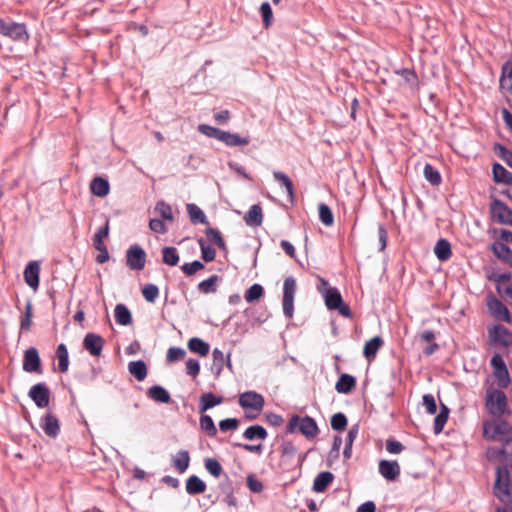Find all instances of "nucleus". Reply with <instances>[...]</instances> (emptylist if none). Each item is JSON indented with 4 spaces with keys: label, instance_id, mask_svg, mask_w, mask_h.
Here are the masks:
<instances>
[{
    "label": "nucleus",
    "instance_id": "e2e57ef3",
    "mask_svg": "<svg viewBox=\"0 0 512 512\" xmlns=\"http://www.w3.org/2000/svg\"><path fill=\"white\" fill-rule=\"evenodd\" d=\"M260 10L262 13L264 25L266 28H268L269 25L271 24V20H272V10H271L269 3H267V2L262 3L260 6Z\"/></svg>",
    "mask_w": 512,
    "mask_h": 512
},
{
    "label": "nucleus",
    "instance_id": "4d7b16f0",
    "mask_svg": "<svg viewBox=\"0 0 512 512\" xmlns=\"http://www.w3.org/2000/svg\"><path fill=\"white\" fill-rule=\"evenodd\" d=\"M186 355V351L180 347H171L167 351L166 359L168 362H176L182 360Z\"/></svg>",
    "mask_w": 512,
    "mask_h": 512
},
{
    "label": "nucleus",
    "instance_id": "69168bd1",
    "mask_svg": "<svg viewBox=\"0 0 512 512\" xmlns=\"http://www.w3.org/2000/svg\"><path fill=\"white\" fill-rule=\"evenodd\" d=\"M403 449L404 446L394 439H388L386 441V450L391 454H399L403 451Z\"/></svg>",
    "mask_w": 512,
    "mask_h": 512
},
{
    "label": "nucleus",
    "instance_id": "aec40b11",
    "mask_svg": "<svg viewBox=\"0 0 512 512\" xmlns=\"http://www.w3.org/2000/svg\"><path fill=\"white\" fill-rule=\"evenodd\" d=\"M356 386V379L349 374H342L336 382L335 389L338 393L348 394Z\"/></svg>",
    "mask_w": 512,
    "mask_h": 512
},
{
    "label": "nucleus",
    "instance_id": "f704fd0d",
    "mask_svg": "<svg viewBox=\"0 0 512 512\" xmlns=\"http://www.w3.org/2000/svg\"><path fill=\"white\" fill-rule=\"evenodd\" d=\"M188 215L193 223L208 224L207 218L204 212L193 203L187 204L186 206Z\"/></svg>",
    "mask_w": 512,
    "mask_h": 512
},
{
    "label": "nucleus",
    "instance_id": "9b49d317",
    "mask_svg": "<svg viewBox=\"0 0 512 512\" xmlns=\"http://www.w3.org/2000/svg\"><path fill=\"white\" fill-rule=\"evenodd\" d=\"M23 370L28 373H42L41 359L36 348L31 347L25 351Z\"/></svg>",
    "mask_w": 512,
    "mask_h": 512
},
{
    "label": "nucleus",
    "instance_id": "774afa93",
    "mask_svg": "<svg viewBox=\"0 0 512 512\" xmlns=\"http://www.w3.org/2000/svg\"><path fill=\"white\" fill-rule=\"evenodd\" d=\"M498 293L506 298L512 299V285L511 283H499L496 285Z\"/></svg>",
    "mask_w": 512,
    "mask_h": 512
},
{
    "label": "nucleus",
    "instance_id": "4468645a",
    "mask_svg": "<svg viewBox=\"0 0 512 512\" xmlns=\"http://www.w3.org/2000/svg\"><path fill=\"white\" fill-rule=\"evenodd\" d=\"M490 339L504 346L512 345V332L503 325H495L488 329Z\"/></svg>",
    "mask_w": 512,
    "mask_h": 512
},
{
    "label": "nucleus",
    "instance_id": "f3484780",
    "mask_svg": "<svg viewBox=\"0 0 512 512\" xmlns=\"http://www.w3.org/2000/svg\"><path fill=\"white\" fill-rule=\"evenodd\" d=\"M41 428L47 436L55 438L60 430L59 420L56 416L47 413L41 418Z\"/></svg>",
    "mask_w": 512,
    "mask_h": 512
},
{
    "label": "nucleus",
    "instance_id": "c03bdc74",
    "mask_svg": "<svg viewBox=\"0 0 512 512\" xmlns=\"http://www.w3.org/2000/svg\"><path fill=\"white\" fill-rule=\"evenodd\" d=\"M200 427L210 437H214L217 434V428L209 415H202L200 417Z\"/></svg>",
    "mask_w": 512,
    "mask_h": 512
},
{
    "label": "nucleus",
    "instance_id": "39448f33",
    "mask_svg": "<svg viewBox=\"0 0 512 512\" xmlns=\"http://www.w3.org/2000/svg\"><path fill=\"white\" fill-rule=\"evenodd\" d=\"M485 405L489 413L501 417L507 411V398L503 391L490 386L486 389Z\"/></svg>",
    "mask_w": 512,
    "mask_h": 512
},
{
    "label": "nucleus",
    "instance_id": "338daca9",
    "mask_svg": "<svg viewBox=\"0 0 512 512\" xmlns=\"http://www.w3.org/2000/svg\"><path fill=\"white\" fill-rule=\"evenodd\" d=\"M149 228L159 234H164L167 232V228L164 224V222L160 219H151L149 222Z\"/></svg>",
    "mask_w": 512,
    "mask_h": 512
},
{
    "label": "nucleus",
    "instance_id": "393cba45",
    "mask_svg": "<svg viewBox=\"0 0 512 512\" xmlns=\"http://www.w3.org/2000/svg\"><path fill=\"white\" fill-rule=\"evenodd\" d=\"M489 453H495L502 460L512 463V435L508 437L499 449H491Z\"/></svg>",
    "mask_w": 512,
    "mask_h": 512
},
{
    "label": "nucleus",
    "instance_id": "0eeeda50",
    "mask_svg": "<svg viewBox=\"0 0 512 512\" xmlns=\"http://www.w3.org/2000/svg\"><path fill=\"white\" fill-rule=\"evenodd\" d=\"M297 289L296 280L287 277L283 284V312L286 317L292 318L294 313V297Z\"/></svg>",
    "mask_w": 512,
    "mask_h": 512
},
{
    "label": "nucleus",
    "instance_id": "49530a36",
    "mask_svg": "<svg viewBox=\"0 0 512 512\" xmlns=\"http://www.w3.org/2000/svg\"><path fill=\"white\" fill-rule=\"evenodd\" d=\"M448 413H449L448 408L445 405H442L441 412L436 416V418L434 420L435 433H440L443 430L444 425L446 424L447 419H448Z\"/></svg>",
    "mask_w": 512,
    "mask_h": 512
},
{
    "label": "nucleus",
    "instance_id": "ddd939ff",
    "mask_svg": "<svg viewBox=\"0 0 512 512\" xmlns=\"http://www.w3.org/2000/svg\"><path fill=\"white\" fill-rule=\"evenodd\" d=\"M487 306L493 316L507 323H511L512 317L510 312L500 300L495 297H490L487 301Z\"/></svg>",
    "mask_w": 512,
    "mask_h": 512
},
{
    "label": "nucleus",
    "instance_id": "1a4fd4ad",
    "mask_svg": "<svg viewBox=\"0 0 512 512\" xmlns=\"http://www.w3.org/2000/svg\"><path fill=\"white\" fill-rule=\"evenodd\" d=\"M490 210L494 221L501 224L512 225V210L502 201L494 200L491 203Z\"/></svg>",
    "mask_w": 512,
    "mask_h": 512
},
{
    "label": "nucleus",
    "instance_id": "58836bf2",
    "mask_svg": "<svg viewBox=\"0 0 512 512\" xmlns=\"http://www.w3.org/2000/svg\"><path fill=\"white\" fill-rule=\"evenodd\" d=\"M205 235L209 242L215 244L220 249L225 248L224 239H223L221 233L217 229L209 227L205 230Z\"/></svg>",
    "mask_w": 512,
    "mask_h": 512
},
{
    "label": "nucleus",
    "instance_id": "7c9ffc66",
    "mask_svg": "<svg viewBox=\"0 0 512 512\" xmlns=\"http://www.w3.org/2000/svg\"><path fill=\"white\" fill-rule=\"evenodd\" d=\"M128 370L138 381H143L147 376V366L142 360L130 362Z\"/></svg>",
    "mask_w": 512,
    "mask_h": 512
},
{
    "label": "nucleus",
    "instance_id": "6e6552de",
    "mask_svg": "<svg viewBox=\"0 0 512 512\" xmlns=\"http://www.w3.org/2000/svg\"><path fill=\"white\" fill-rule=\"evenodd\" d=\"M127 266L132 270H142L146 263V253L138 245H132L126 253Z\"/></svg>",
    "mask_w": 512,
    "mask_h": 512
},
{
    "label": "nucleus",
    "instance_id": "052dcab7",
    "mask_svg": "<svg viewBox=\"0 0 512 512\" xmlns=\"http://www.w3.org/2000/svg\"><path fill=\"white\" fill-rule=\"evenodd\" d=\"M423 405L429 414H435L437 411V405L435 398L432 394H425L423 396Z\"/></svg>",
    "mask_w": 512,
    "mask_h": 512
},
{
    "label": "nucleus",
    "instance_id": "cd10ccee",
    "mask_svg": "<svg viewBox=\"0 0 512 512\" xmlns=\"http://www.w3.org/2000/svg\"><path fill=\"white\" fill-rule=\"evenodd\" d=\"M115 320L119 325L127 326L132 323V315L124 304L116 305L114 309Z\"/></svg>",
    "mask_w": 512,
    "mask_h": 512
},
{
    "label": "nucleus",
    "instance_id": "f8f14e48",
    "mask_svg": "<svg viewBox=\"0 0 512 512\" xmlns=\"http://www.w3.org/2000/svg\"><path fill=\"white\" fill-rule=\"evenodd\" d=\"M104 343L103 337L95 333H88L83 339V347L94 357L101 355Z\"/></svg>",
    "mask_w": 512,
    "mask_h": 512
},
{
    "label": "nucleus",
    "instance_id": "b1692460",
    "mask_svg": "<svg viewBox=\"0 0 512 512\" xmlns=\"http://www.w3.org/2000/svg\"><path fill=\"white\" fill-rule=\"evenodd\" d=\"M333 479L334 475L329 471L319 473L314 480L313 490L318 493L324 492Z\"/></svg>",
    "mask_w": 512,
    "mask_h": 512
},
{
    "label": "nucleus",
    "instance_id": "f03ea898",
    "mask_svg": "<svg viewBox=\"0 0 512 512\" xmlns=\"http://www.w3.org/2000/svg\"><path fill=\"white\" fill-rule=\"evenodd\" d=\"M512 435L511 425L501 419H491L483 423V436L490 441L503 443Z\"/></svg>",
    "mask_w": 512,
    "mask_h": 512
},
{
    "label": "nucleus",
    "instance_id": "bf43d9fd",
    "mask_svg": "<svg viewBox=\"0 0 512 512\" xmlns=\"http://www.w3.org/2000/svg\"><path fill=\"white\" fill-rule=\"evenodd\" d=\"M212 355H213V368H215L217 370V372L219 373L223 368V365L225 362V355L218 348H215L213 350Z\"/></svg>",
    "mask_w": 512,
    "mask_h": 512
},
{
    "label": "nucleus",
    "instance_id": "603ef678",
    "mask_svg": "<svg viewBox=\"0 0 512 512\" xmlns=\"http://www.w3.org/2000/svg\"><path fill=\"white\" fill-rule=\"evenodd\" d=\"M205 468L215 478H219L223 471L221 464L213 458H208L205 460Z\"/></svg>",
    "mask_w": 512,
    "mask_h": 512
},
{
    "label": "nucleus",
    "instance_id": "c9c22d12",
    "mask_svg": "<svg viewBox=\"0 0 512 512\" xmlns=\"http://www.w3.org/2000/svg\"><path fill=\"white\" fill-rule=\"evenodd\" d=\"M219 140L224 142L228 146H243L248 144V140L238 136L237 134H231L229 132L222 131Z\"/></svg>",
    "mask_w": 512,
    "mask_h": 512
},
{
    "label": "nucleus",
    "instance_id": "ea45409f",
    "mask_svg": "<svg viewBox=\"0 0 512 512\" xmlns=\"http://www.w3.org/2000/svg\"><path fill=\"white\" fill-rule=\"evenodd\" d=\"M198 244L201 249L202 258L205 262H211L216 257V250L207 244L203 238L198 239Z\"/></svg>",
    "mask_w": 512,
    "mask_h": 512
},
{
    "label": "nucleus",
    "instance_id": "5701e85b",
    "mask_svg": "<svg viewBox=\"0 0 512 512\" xmlns=\"http://www.w3.org/2000/svg\"><path fill=\"white\" fill-rule=\"evenodd\" d=\"M147 396L159 403H169L171 401V397L169 392L163 388L162 386H152L147 391Z\"/></svg>",
    "mask_w": 512,
    "mask_h": 512
},
{
    "label": "nucleus",
    "instance_id": "7ed1b4c3",
    "mask_svg": "<svg viewBox=\"0 0 512 512\" xmlns=\"http://www.w3.org/2000/svg\"><path fill=\"white\" fill-rule=\"evenodd\" d=\"M494 495L503 503H512V477L506 468H496Z\"/></svg>",
    "mask_w": 512,
    "mask_h": 512
},
{
    "label": "nucleus",
    "instance_id": "20e7f679",
    "mask_svg": "<svg viewBox=\"0 0 512 512\" xmlns=\"http://www.w3.org/2000/svg\"><path fill=\"white\" fill-rule=\"evenodd\" d=\"M296 430H299L307 439H314L319 432L315 420L309 416L300 417L295 415L290 418L286 431L287 433H294Z\"/></svg>",
    "mask_w": 512,
    "mask_h": 512
},
{
    "label": "nucleus",
    "instance_id": "bb28decb",
    "mask_svg": "<svg viewBox=\"0 0 512 512\" xmlns=\"http://www.w3.org/2000/svg\"><path fill=\"white\" fill-rule=\"evenodd\" d=\"M174 468L180 473H184L189 467L190 456L188 451L181 450L172 458Z\"/></svg>",
    "mask_w": 512,
    "mask_h": 512
},
{
    "label": "nucleus",
    "instance_id": "de8ad7c7",
    "mask_svg": "<svg viewBox=\"0 0 512 512\" xmlns=\"http://www.w3.org/2000/svg\"><path fill=\"white\" fill-rule=\"evenodd\" d=\"M239 404L243 408L256 409V392L249 391L241 394Z\"/></svg>",
    "mask_w": 512,
    "mask_h": 512
},
{
    "label": "nucleus",
    "instance_id": "3c124183",
    "mask_svg": "<svg viewBox=\"0 0 512 512\" xmlns=\"http://www.w3.org/2000/svg\"><path fill=\"white\" fill-rule=\"evenodd\" d=\"M155 211L159 213V215L164 219L168 221H173V212L172 208L169 204L160 201L155 206Z\"/></svg>",
    "mask_w": 512,
    "mask_h": 512
},
{
    "label": "nucleus",
    "instance_id": "e433bc0d",
    "mask_svg": "<svg viewBox=\"0 0 512 512\" xmlns=\"http://www.w3.org/2000/svg\"><path fill=\"white\" fill-rule=\"evenodd\" d=\"M424 177L425 179L433 186H438L442 182V177L439 173V171L434 168L431 164H426L424 166Z\"/></svg>",
    "mask_w": 512,
    "mask_h": 512
},
{
    "label": "nucleus",
    "instance_id": "37998d69",
    "mask_svg": "<svg viewBox=\"0 0 512 512\" xmlns=\"http://www.w3.org/2000/svg\"><path fill=\"white\" fill-rule=\"evenodd\" d=\"M32 317H33V305L30 301H28L25 305V311H24V314L23 316L21 317V320H20V328L21 330L23 331H28L31 327V322H32Z\"/></svg>",
    "mask_w": 512,
    "mask_h": 512
},
{
    "label": "nucleus",
    "instance_id": "9d476101",
    "mask_svg": "<svg viewBox=\"0 0 512 512\" xmlns=\"http://www.w3.org/2000/svg\"><path fill=\"white\" fill-rule=\"evenodd\" d=\"M28 395L39 408H45L49 405L50 391L44 383H37L33 385L30 388Z\"/></svg>",
    "mask_w": 512,
    "mask_h": 512
},
{
    "label": "nucleus",
    "instance_id": "4be33fe9",
    "mask_svg": "<svg viewBox=\"0 0 512 512\" xmlns=\"http://www.w3.org/2000/svg\"><path fill=\"white\" fill-rule=\"evenodd\" d=\"M185 488L189 495H198L206 491V484L198 476L192 475L187 479Z\"/></svg>",
    "mask_w": 512,
    "mask_h": 512
},
{
    "label": "nucleus",
    "instance_id": "a211bd4d",
    "mask_svg": "<svg viewBox=\"0 0 512 512\" xmlns=\"http://www.w3.org/2000/svg\"><path fill=\"white\" fill-rule=\"evenodd\" d=\"M491 250L499 260L512 267V250L505 243L495 241L491 246Z\"/></svg>",
    "mask_w": 512,
    "mask_h": 512
},
{
    "label": "nucleus",
    "instance_id": "2f4dec72",
    "mask_svg": "<svg viewBox=\"0 0 512 512\" xmlns=\"http://www.w3.org/2000/svg\"><path fill=\"white\" fill-rule=\"evenodd\" d=\"M188 348L191 352L199 354L200 356H207L209 353V344L200 338H191L188 341Z\"/></svg>",
    "mask_w": 512,
    "mask_h": 512
},
{
    "label": "nucleus",
    "instance_id": "dca6fc26",
    "mask_svg": "<svg viewBox=\"0 0 512 512\" xmlns=\"http://www.w3.org/2000/svg\"><path fill=\"white\" fill-rule=\"evenodd\" d=\"M379 472L385 479L394 481L400 475V466L397 461L381 460Z\"/></svg>",
    "mask_w": 512,
    "mask_h": 512
},
{
    "label": "nucleus",
    "instance_id": "4c0bfd02",
    "mask_svg": "<svg viewBox=\"0 0 512 512\" xmlns=\"http://www.w3.org/2000/svg\"><path fill=\"white\" fill-rule=\"evenodd\" d=\"M502 87L506 88L512 94V62H507L502 68V77L500 79Z\"/></svg>",
    "mask_w": 512,
    "mask_h": 512
},
{
    "label": "nucleus",
    "instance_id": "6e6d98bb",
    "mask_svg": "<svg viewBox=\"0 0 512 512\" xmlns=\"http://www.w3.org/2000/svg\"><path fill=\"white\" fill-rule=\"evenodd\" d=\"M493 375L500 388H507L511 382L508 369L494 371Z\"/></svg>",
    "mask_w": 512,
    "mask_h": 512
},
{
    "label": "nucleus",
    "instance_id": "6ab92c4d",
    "mask_svg": "<svg viewBox=\"0 0 512 512\" xmlns=\"http://www.w3.org/2000/svg\"><path fill=\"white\" fill-rule=\"evenodd\" d=\"M90 190L93 195L102 198L109 194L110 185L106 179L97 176L90 182Z\"/></svg>",
    "mask_w": 512,
    "mask_h": 512
},
{
    "label": "nucleus",
    "instance_id": "f257e3e1",
    "mask_svg": "<svg viewBox=\"0 0 512 512\" xmlns=\"http://www.w3.org/2000/svg\"><path fill=\"white\" fill-rule=\"evenodd\" d=\"M318 291L323 296L325 305L329 310H337L339 314L346 318L352 317L350 307L343 301L337 288L331 287L327 280L319 277Z\"/></svg>",
    "mask_w": 512,
    "mask_h": 512
},
{
    "label": "nucleus",
    "instance_id": "8fccbe9b",
    "mask_svg": "<svg viewBox=\"0 0 512 512\" xmlns=\"http://www.w3.org/2000/svg\"><path fill=\"white\" fill-rule=\"evenodd\" d=\"M346 426H347V418L343 413L339 412V413L334 414L331 417V427L333 430L343 431V430H345Z\"/></svg>",
    "mask_w": 512,
    "mask_h": 512
},
{
    "label": "nucleus",
    "instance_id": "412c9836",
    "mask_svg": "<svg viewBox=\"0 0 512 512\" xmlns=\"http://www.w3.org/2000/svg\"><path fill=\"white\" fill-rule=\"evenodd\" d=\"M434 253L440 261H447L452 256L451 245L446 239H439L434 247Z\"/></svg>",
    "mask_w": 512,
    "mask_h": 512
},
{
    "label": "nucleus",
    "instance_id": "0e129e2a",
    "mask_svg": "<svg viewBox=\"0 0 512 512\" xmlns=\"http://www.w3.org/2000/svg\"><path fill=\"white\" fill-rule=\"evenodd\" d=\"M490 364L493 372L507 369L504 359L500 354L493 355L490 360Z\"/></svg>",
    "mask_w": 512,
    "mask_h": 512
},
{
    "label": "nucleus",
    "instance_id": "72a5a7b5",
    "mask_svg": "<svg viewBox=\"0 0 512 512\" xmlns=\"http://www.w3.org/2000/svg\"><path fill=\"white\" fill-rule=\"evenodd\" d=\"M58 359V369L61 373H65L69 367V354L64 344H59L56 349Z\"/></svg>",
    "mask_w": 512,
    "mask_h": 512
},
{
    "label": "nucleus",
    "instance_id": "2eb2a0df",
    "mask_svg": "<svg viewBox=\"0 0 512 512\" xmlns=\"http://www.w3.org/2000/svg\"><path fill=\"white\" fill-rule=\"evenodd\" d=\"M40 265L37 261H31L24 269V280L33 290L39 287Z\"/></svg>",
    "mask_w": 512,
    "mask_h": 512
},
{
    "label": "nucleus",
    "instance_id": "473e14b6",
    "mask_svg": "<svg viewBox=\"0 0 512 512\" xmlns=\"http://www.w3.org/2000/svg\"><path fill=\"white\" fill-rule=\"evenodd\" d=\"M180 257L175 247L167 246L162 249V262L168 266H176Z\"/></svg>",
    "mask_w": 512,
    "mask_h": 512
},
{
    "label": "nucleus",
    "instance_id": "79ce46f5",
    "mask_svg": "<svg viewBox=\"0 0 512 512\" xmlns=\"http://www.w3.org/2000/svg\"><path fill=\"white\" fill-rule=\"evenodd\" d=\"M319 218L325 226H332L334 223V216L328 205L321 203L318 206Z\"/></svg>",
    "mask_w": 512,
    "mask_h": 512
},
{
    "label": "nucleus",
    "instance_id": "680f3d73",
    "mask_svg": "<svg viewBox=\"0 0 512 512\" xmlns=\"http://www.w3.org/2000/svg\"><path fill=\"white\" fill-rule=\"evenodd\" d=\"M239 421L235 418H227L219 422V428L222 432L237 429Z\"/></svg>",
    "mask_w": 512,
    "mask_h": 512
},
{
    "label": "nucleus",
    "instance_id": "13d9d810",
    "mask_svg": "<svg viewBox=\"0 0 512 512\" xmlns=\"http://www.w3.org/2000/svg\"><path fill=\"white\" fill-rule=\"evenodd\" d=\"M198 130L203 135L219 140L222 130L212 127L210 125L201 124L198 126Z\"/></svg>",
    "mask_w": 512,
    "mask_h": 512
},
{
    "label": "nucleus",
    "instance_id": "864d4df0",
    "mask_svg": "<svg viewBox=\"0 0 512 512\" xmlns=\"http://www.w3.org/2000/svg\"><path fill=\"white\" fill-rule=\"evenodd\" d=\"M109 235V220H106V223L103 227H101L93 238L94 247L102 246L104 244V239Z\"/></svg>",
    "mask_w": 512,
    "mask_h": 512
},
{
    "label": "nucleus",
    "instance_id": "c85d7f7f",
    "mask_svg": "<svg viewBox=\"0 0 512 512\" xmlns=\"http://www.w3.org/2000/svg\"><path fill=\"white\" fill-rule=\"evenodd\" d=\"M383 345V340L380 336H375L367 341L363 348V354L367 359H372L376 356L378 350Z\"/></svg>",
    "mask_w": 512,
    "mask_h": 512
},
{
    "label": "nucleus",
    "instance_id": "09e8293b",
    "mask_svg": "<svg viewBox=\"0 0 512 512\" xmlns=\"http://www.w3.org/2000/svg\"><path fill=\"white\" fill-rule=\"evenodd\" d=\"M142 295L149 303H153L159 296V289L154 284H147L142 289Z\"/></svg>",
    "mask_w": 512,
    "mask_h": 512
},
{
    "label": "nucleus",
    "instance_id": "423d86ee",
    "mask_svg": "<svg viewBox=\"0 0 512 512\" xmlns=\"http://www.w3.org/2000/svg\"><path fill=\"white\" fill-rule=\"evenodd\" d=\"M0 34L18 42H27L29 33L26 24L5 21L0 17Z\"/></svg>",
    "mask_w": 512,
    "mask_h": 512
},
{
    "label": "nucleus",
    "instance_id": "a19ab883",
    "mask_svg": "<svg viewBox=\"0 0 512 512\" xmlns=\"http://www.w3.org/2000/svg\"><path fill=\"white\" fill-rule=\"evenodd\" d=\"M219 281V277L217 275H213L208 279L200 282L198 284V289L203 294L214 293L216 291V284Z\"/></svg>",
    "mask_w": 512,
    "mask_h": 512
},
{
    "label": "nucleus",
    "instance_id": "c756f323",
    "mask_svg": "<svg viewBox=\"0 0 512 512\" xmlns=\"http://www.w3.org/2000/svg\"><path fill=\"white\" fill-rule=\"evenodd\" d=\"M223 402V398L213 393H204L200 397V412H204Z\"/></svg>",
    "mask_w": 512,
    "mask_h": 512
},
{
    "label": "nucleus",
    "instance_id": "a18cd8bd",
    "mask_svg": "<svg viewBox=\"0 0 512 512\" xmlns=\"http://www.w3.org/2000/svg\"><path fill=\"white\" fill-rule=\"evenodd\" d=\"M274 177L281 185H283L285 187L289 198L292 200L294 194H293V183H292L291 179L286 174H284L282 172H274Z\"/></svg>",
    "mask_w": 512,
    "mask_h": 512
},
{
    "label": "nucleus",
    "instance_id": "a878e982",
    "mask_svg": "<svg viewBox=\"0 0 512 512\" xmlns=\"http://www.w3.org/2000/svg\"><path fill=\"white\" fill-rule=\"evenodd\" d=\"M493 179L496 183L511 184L512 174L501 164L495 163L492 168Z\"/></svg>",
    "mask_w": 512,
    "mask_h": 512
},
{
    "label": "nucleus",
    "instance_id": "5fc2aeb1",
    "mask_svg": "<svg viewBox=\"0 0 512 512\" xmlns=\"http://www.w3.org/2000/svg\"><path fill=\"white\" fill-rule=\"evenodd\" d=\"M204 269V264L201 263L200 261L198 260H195L191 263H184L182 266H181V270L182 272L186 275V276H192L194 275L195 273H197L198 271L200 270H203Z\"/></svg>",
    "mask_w": 512,
    "mask_h": 512
}]
</instances>
